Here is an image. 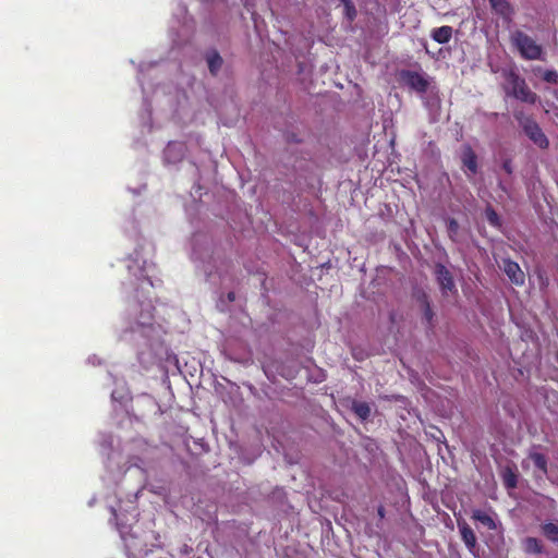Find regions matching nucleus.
Returning a JSON list of instances; mask_svg holds the SVG:
<instances>
[{
  "mask_svg": "<svg viewBox=\"0 0 558 558\" xmlns=\"http://www.w3.org/2000/svg\"><path fill=\"white\" fill-rule=\"evenodd\" d=\"M529 458L533 461L535 468L542 471L544 474L547 473V458L539 452L530 453Z\"/></svg>",
  "mask_w": 558,
  "mask_h": 558,
  "instance_id": "16",
  "label": "nucleus"
},
{
  "mask_svg": "<svg viewBox=\"0 0 558 558\" xmlns=\"http://www.w3.org/2000/svg\"><path fill=\"white\" fill-rule=\"evenodd\" d=\"M505 484L509 488H513L517 486V476L514 474H510L505 478Z\"/></svg>",
  "mask_w": 558,
  "mask_h": 558,
  "instance_id": "22",
  "label": "nucleus"
},
{
  "mask_svg": "<svg viewBox=\"0 0 558 558\" xmlns=\"http://www.w3.org/2000/svg\"><path fill=\"white\" fill-rule=\"evenodd\" d=\"M500 268L513 284L519 287L524 284L525 275L517 262L504 258Z\"/></svg>",
  "mask_w": 558,
  "mask_h": 558,
  "instance_id": "5",
  "label": "nucleus"
},
{
  "mask_svg": "<svg viewBox=\"0 0 558 558\" xmlns=\"http://www.w3.org/2000/svg\"><path fill=\"white\" fill-rule=\"evenodd\" d=\"M344 14L350 22L356 17V10L352 1L344 3Z\"/></svg>",
  "mask_w": 558,
  "mask_h": 558,
  "instance_id": "18",
  "label": "nucleus"
},
{
  "mask_svg": "<svg viewBox=\"0 0 558 558\" xmlns=\"http://www.w3.org/2000/svg\"><path fill=\"white\" fill-rule=\"evenodd\" d=\"M458 527L463 543L470 551H473L477 543L474 531L465 521H458Z\"/></svg>",
  "mask_w": 558,
  "mask_h": 558,
  "instance_id": "7",
  "label": "nucleus"
},
{
  "mask_svg": "<svg viewBox=\"0 0 558 558\" xmlns=\"http://www.w3.org/2000/svg\"><path fill=\"white\" fill-rule=\"evenodd\" d=\"M352 410L363 421L367 420L371 415V408L368 403L363 401H354L352 403Z\"/></svg>",
  "mask_w": 558,
  "mask_h": 558,
  "instance_id": "15",
  "label": "nucleus"
},
{
  "mask_svg": "<svg viewBox=\"0 0 558 558\" xmlns=\"http://www.w3.org/2000/svg\"><path fill=\"white\" fill-rule=\"evenodd\" d=\"M447 230H448L449 236L452 239L453 235L457 234V232L459 230L458 221L456 219H453V218H450L447 221Z\"/></svg>",
  "mask_w": 558,
  "mask_h": 558,
  "instance_id": "21",
  "label": "nucleus"
},
{
  "mask_svg": "<svg viewBox=\"0 0 558 558\" xmlns=\"http://www.w3.org/2000/svg\"><path fill=\"white\" fill-rule=\"evenodd\" d=\"M510 39L524 60H544L543 47L524 32L514 31Z\"/></svg>",
  "mask_w": 558,
  "mask_h": 558,
  "instance_id": "2",
  "label": "nucleus"
},
{
  "mask_svg": "<svg viewBox=\"0 0 558 558\" xmlns=\"http://www.w3.org/2000/svg\"><path fill=\"white\" fill-rule=\"evenodd\" d=\"M463 166L468 168L473 174L477 172V157L475 153L469 148L462 158Z\"/></svg>",
  "mask_w": 558,
  "mask_h": 558,
  "instance_id": "14",
  "label": "nucleus"
},
{
  "mask_svg": "<svg viewBox=\"0 0 558 558\" xmlns=\"http://www.w3.org/2000/svg\"><path fill=\"white\" fill-rule=\"evenodd\" d=\"M401 81L411 89L424 94L427 92L429 82L421 73L411 70H403L400 72Z\"/></svg>",
  "mask_w": 558,
  "mask_h": 558,
  "instance_id": "4",
  "label": "nucleus"
},
{
  "mask_svg": "<svg viewBox=\"0 0 558 558\" xmlns=\"http://www.w3.org/2000/svg\"><path fill=\"white\" fill-rule=\"evenodd\" d=\"M502 169L508 173V174H511L513 169H512V162L510 159H507L502 162Z\"/></svg>",
  "mask_w": 558,
  "mask_h": 558,
  "instance_id": "23",
  "label": "nucleus"
},
{
  "mask_svg": "<svg viewBox=\"0 0 558 558\" xmlns=\"http://www.w3.org/2000/svg\"><path fill=\"white\" fill-rule=\"evenodd\" d=\"M541 531L548 541L558 544V524L546 522L541 525Z\"/></svg>",
  "mask_w": 558,
  "mask_h": 558,
  "instance_id": "11",
  "label": "nucleus"
},
{
  "mask_svg": "<svg viewBox=\"0 0 558 558\" xmlns=\"http://www.w3.org/2000/svg\"><path fill=\"white\" fill-rule=\"evenodd\" d=\"M424 318L428 324H432L434 318V312L426 296L424 298Z\"/></svg>",
  "mask_w": 558,
  "mask_h": 558,
  "instance_id": "20",
  "label": "nucleus"
},
{
  "mask_svg": "<svg viewBox=\"0 0 558 558\" xmlns=\"http://www.w3.org/2000/svg\"><path fill=\"white\" fill-rule=\"evenodd\" d=\"M228 298H229V300H230V301H233V300H234V293H233V292H230V293L228 294Z\"/></svg>",
  "mask_w": 558,
  "mask_h": 558,
  "instance_id": "26",
  "label": "nucleus"
},
{
  "mask_svg": "<svg viewBox=\"0 0 558 558\" xmlns=\"http://www.w3.org/2000/svg\"><path fill=\"white\" fill-rule=\"evenodd\" d=\"M490 3V7L493 11L502 16L504 19H509L512 13L513 9L511 4L507 0H488Z\"/></svg>",
  "mask_w": 558,
  "mask_h": 558,
  "instance_id": "9",
  "label": "nucleus"
},
{
  "mask_svg": "<svg viewBox=\"0 0 558 558\" xmlns=\"http://www.w3.org/2000/svg\"><path fill=\"white\" fill-rule=\"evenodd\" d=\"M486 218H487V221L489 222V225H492L494 227L500 226V218H499L498 214L495 211V209H493L492 207H488L486 209Z\"/></svg>",
  "mask_w": 558,
  "mask_h": 558,
  "instance_id": "17",
  "label": "nucleus"
},
{
  "mask_svg": "<svg viewBox=\"0 0 558 558\" xmlns=\"http://www.w3.org/2000/svg\"><path fill=\"white\" fill-rule=\"evenodd\" d=\"M173 147H174V145L169 144L168 147H167L166 153L167 154L170 153Z\"/></svg>",
  "mask_w": 558,
  "mask_h": 558,
  "instance_id": "25",
  "label": "nucleus"
},
{
  "mask_svg": "<svg viewBox=\"0 0 558 558\" xmlns=\"http://www.w3.org/2000/svg\"><path fill=\"white\" fill-rule=\"evenodd\" d=\"M472 519L480 522L487 530H496L497 529L495 519L487 511L475 509L472 512Z\"/></svg>",
  "mask_w": 558,
  "mask_h": 558,
  "instance_id": "8",
  "label": "nucleus"
},
{
  "mask_svg": "<svg viewBox=\"0 0 558 558\" xmlns=\"http://www.w3.org/2000/svg\"><path fill=\"white\" fill-rule=\"evenodd\" d=\"M222 58L217 51L207 54L208 69L213 75H216L222 65Z\"/></svg>",
  "mask_w": 558,
  "mask_h": 558,
  "instance_id": "13",
  "label": "nucleus"
},
{
  "mask_svg": "<svg viewBox=\"0 0 558 558\" xmlns=\"http://www.w3.org/2000/svg\"><path fill=\"white\" fill-rule=\"evenodd\" d=\"M521 126L524 134L541 149L549 147V140L543 132L538 123L532 118H525L521 121Z\"/></svg>",
  "mask_w": 558,
  "mask_h": 558,
  "instance_id": "3",
  "label": "nucleus"
},
{
  "mask_svg": "<svg viewBox=\"0 0 558 558\" xmlns=\"http://www.w3.org/2000/svg\"><path fill=\"white\" fill-rule=\"evenodd\" d=\"M385 507L384 506H379L378 509H377V514L380 519H384L385 518Z\"/></svg>",
  "mask_w": 558,
  "mask_h": 558,
  "instance_id": "24",
  "label": "nucleus"
},
{
  "mask_svg": "<svg viewBox=\"0 0 558 558\" xmlns=\"http://www.w3.org/2000/svg\"><path fill=\"white\" fill-rule=\"evenodd\" d=\"M525 551L533 555H541L544 553L543 543L536 537H526L524 541Z\"/></svg>",
  "mask_w": 558,
  "mask_h": 558,
  "instance_id": "12",
  "label": "nucleus"
},
{
  "mask_svg": "<svg viewBox=\"0 0 558 558\" xmlns=\"http://www.w3.org/2000/svg\"><path fill=\"white\" fill-rule=\"evenodd\" d=\"M543 80L549 84L558 83V73L555 70H546L543 74Z\"/></svg>",
  "mask_w": 558,
  "mask_h": 558,
  "instance_id": "19",
  "label": "nucleus"
},
{
  "mask_svg": "<svg viewBox=\"0 0 558 558\" xmlns=\"http://www.w3.org/2000/svg\"><path fill=\"white\" fill-rule=\"evenodd\" d=\"M435 275L444 293H446L447 291L451 292L456 290V284L452 275L445 265L437 264L435 266Z\"/></svg>",
  "mask_w": 558,
  "mask_h": 558,
  "instance_id": "6",
  "label": "nucleus"
},
{
  "mask_svg": "<svg viewBox=\"0 0 558 558\" xmlns=\"http://www.w3.org/2000/svg\"><path fill=\"white\" fill-rule=\"evenodd\" d=\"M452 27L448 25H444L437 28H434L430 33V37L438 44H447L450 41L452 37Z\"/></svg>",
  "mask_w": 558,
  "mask_h": 558,
  "instance_id": "10",
  "label": "nucleus"
},
{
  "mask_svg": "<svg viewBox=\"0 0 558 558\" xmlns=\"http://www.w3.org/2000/svg\"><path fill=\"white\" fill-rule=\"evenodd\" d=\"M507 86L505 87L506 94L514 97L515 99L534 105L537 100V95L530 89L525 80L517 72L509 71L505 74Z\"/></svg>",
  "mask_w": 558,
  "mask_h": 558,
  "instance_id": "1",
  "label": "nucleus"
}]
</instances>
